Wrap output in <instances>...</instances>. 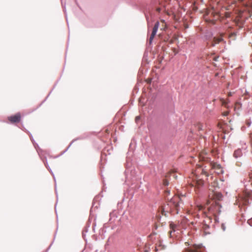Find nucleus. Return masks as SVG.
Listing matches in <instances>:
<instances>
[{"label": "nucleus", "mask_w": 252, "mask_h": 252, "mask_svg": "<svg viewBox=\"0 0 252 252\" xmlns=\"http://www.w3.org/2000/svg\"><path fill=\"white\" fill-rule=\"evenodd\" d=\"M212 15H213L214 19H207V18H205V20L207 22L211 23L213 24H215V21L217 20L219 18V15L217 13H213L212 12L211 13Z\"/></svg>", "instance_id": "obj_12"}, {"label": "nucleus", "mask_w": 252, "mask_h": 252, "mask_svg": "<svg viewBox=\"0 0 252 252\" xmlns=\"http://www.w3.org/2000/svg\"><path fill=\"white\" fill-rule=\"evenodd\" d=\"M159 25L158 28H160V30H165L166 28V24L164 22V21L162 20L160 22H159Z\"/></svg>", "instance_id": "obj_13"}, {"label": "nucleus", "mask_w": 252, "mask_h": 252, "mask_svg": "<svg viewBox=\"0 0 252 252\" xmlns=\"http://www.w3.org/2000/svg\"><path fill=\"white\" fill-rule=\"evenodd\" d=\"M177 227V225L176 224H174L173 222H171L170 223V228L171 229H172V230H171L170 231V233L171 234L172 231H175V228H176Z\"/></svg>", "instance_id": "obj_15"}, {"label": "nucleus", "mask_w": 252, "mask_h": 252, "mask_svg": "<svg viewBox=\"0 0 252 252\" xmlns=\"http://www.w3.org/2000/svg\"><path fill=\"white\" fill-rule=\"evenodd\" d=\"M185 244L187 245V246H188L189 245V244L188 243H185Z\"/></svg>", "instance_id": "obj_27"}, {"label": "nucleus", "mask_w": 252, "mask_h": 252, "mask_svg": "<svg viewBox=\"0 0 252 252\" xmlns=\"http://www.w3.org/2000/svg\"><path fill=\"white\" fill-rule=\"evenodd\" d=\"M252 198V193L250 192H245L243 196L241 197L240 200L243 205H247L250 203L249 200Z\"/></svg>", "instance_id": "obj_5"}, {"label": "nucleus", "mask_w": 252, "mask_h": 252, "mask_svg": "<svg viewBox=\"0 0 252 252\" xmlns=\"http://www.w3.org/2000/svg\"><path fill=\"white\" fill-rule=\"evenodd\" d=\"M212 219L211 216H206L203 220L202 229L206 233H209L207 230L211 226V224L212 223Z\"/></svg>", "instance_id": "obj_3"}, {"label": "nucleus", "mask_w": 252, "mask_h": 252, "mask_svg": "<svg viewBox=\"0 0 252 252\" xmlns=\"http://www.w3.org/2000/svg\"><path fill=\"white\" fill-rule=\"evenodd\" d=\"M159 25V24L158 22H156V23L155 24V25L153 29L152 33L150 35V38L149 40V42L150 44H151L152 43L153 40L154 38V37L157 33Z\"/></svg>", "instance_id": "obj_8"}, {"label": "nucleus", "mask_w": 252, "mask_h": 252, "mask_svg": "<svg viewBox=\"0 0 252 252\" xmlns=\"http://www.w3.org/2000/svg\"><path fill=\"white\" fill-rule=\"evenodd\" d=\"M203 208V207L202 205H197L194 207H191V208L188 210V212L189 214H191L193 217L198 218L199 215L198 214V212L202 210Z\"/></svg>", "instance_id": "obj_4"}, {"label": "nucleus", "mask_w": 252, "mask_h": 252, "mask_svg": "<svg viewBox=\"0 0 252 252\" xmlns=\"http://www.w3.org/2000/svg\"><path fill=\"white\" fill-rule=\"evenodd\" d=\"M210 165L211 167V169L214 170L215 172L218 174L222 173V168L220 164L217 163V162L210 161Z\"/></svg>", "instance_id": "obj_6"}, {"label": "nucleus", "mask_w": 252, "mask_h": 252, "mask_svg": "<svg viewBox=\"0 0 252 252\" xmlns=\"http://www.w3.org/2000/svg\"><path fill=\"white\" fill-rule=\"evenodd\" d=\"M210 187H214V189H215L216 187H218V183L217 181H214L213 182L211 183V185L210 186Z\"/></svg>", "instance_id": "obj_17"}, {"label": "nucleus", "mask_w": 252, "mask_h": 252, "mask_svg": "<svg viewBox=\"0 0 252 252\" xmlns=\"http://www.w3.org/2000/svg\"><path fill=\"white\" fill-rule=\"evenodd\" d=\"M223 40L222 35H220L219 37H215L213 38L212 41H211L210 46H214L216 44H219L220 42Z\"/></svg>", "instance_id": "obj_11"}, {"label": "nucleus", "mask_w": 252, "mask_h": 252, "mask_svg": "<svg viewBox=\"0 0 252 252\" xmlns=\"http://www.w3.org/2000/svg\"><path fill=\"white\" fill-rule=\"evenodd\" d=\"M176 172V171L174 169H173V170H171V171H170L168 173H167L166 174V175H165V179H164L163 181V183L164 186L168 185L169 182L167 178H168L171 175H173V176L175 179H176L177 178V176L175 175V173Z\"/></svg>", "instance_id": "obj_9"}, {"label": "nucleus", "mask_w": 252, "mask_h": 252, "mask_svg": "<svg viewBox=\"0 0 252 252\" xmlns=\"http://www.w3.org/2000/svg\"><path fill=\"white\" fill-rule=\"evenodd\" d=\"M224 115L225 116H226V115H227V112L225 113Z\"/></svg>", "instance_id": "obj_25"}, {"label": "nucleus", "mask_w": 252, "mask_h": 252, "mask_svg": "<svg viewBox=\"0 0 252 252\" xmlns=\"http://www.w3.org/2000/svg\"><path fill=\"white\" fill-rule=\"evenodd\" d=\"M211 192L208 195V199L206 202V205H210L207 208L208 214L216 216L220 212L221 206L219 201L221 200L222 195L221 193L214 191V189L210 188Z\"/></svg>", "instance_id": "obj_2"}, {"label": "nucleus", "mask_w": 252, "mask_h": 252, "mask_svg": "<svg viewBox=\"0 0 252 252\" xmlns=\"http://www.w3.org/2000/svg\"><path fill=\"white\" fill-rule=\"evenodd\" d=\"M184 195H174L167 204L161 207V214L165 217L167 216L168 213H172L173 214H178L183 210L184 202L182 197Z\"/></svg>", "instance_id": "obj_1"}, {"label": "nucleus", "mask_w": 252, "mask_h": 252, "mask_svg": "<svg viewBox=\"0 0 252 252\" xmlns=\"http://www.w3.org/2000/svg\"><path fill=\"white\" fill-rule=\"evenodd\" d=\"M201 173L202 174H205L207 176H208V174H207V172L206 171L204 170L203 169L202 170V172Z\"/></svg>", "instance_id": "obj_19"}, {"label": "nucleus", "mask_w": 252, "mask_h": 252, "mask_svg": "<svg viewBox=\"0 0 252 252\" xmlns=\"http://www.w3.org/2000/svg\"><path fill=\"white\" fill-rule=\"evenodd\" d=\"M221 228H222V229L223 230H225V226H224V224H221Z\"/></svg>", "instance_id": "obj_22"}, {"label": "nucleus", "mask_w": 252, "mask_h": 252, "mask_svg": "<svg viewBox=\"0 0 252 252\" xmlns=\"http://www.w3.org/2000/svg\"><path fill=\"white\" fill-rule=\"evenodd\" d=\"M106 132L107 133H108V132H109L108 130V129H106Z\"/></svg>", "instance_id": "obj_26"}, {"label": "nucleus", "mask_w": 252, "mask_h": 252, "mask_svg": "<svg viewBox=\"0 0 252 252\" xmlns=\"http://www.w3.org/2000/svg\"><path fill=\"white\" fill-rule=\"evenodd\" d=\"M166 193L169 194V190H166Z\"/></svg>", "instance_id": "obj_24"}, {"label": "nucleus", "mask_w": 252, "mask_h": 252, "mask_svg": "<svg viewBox=\"0 0 252 252\" xmlns=\"http://www.w3.org/2000/svg\"><path fill=\"white\" fill-rule=\"evenodd\" d=\"M241 154V151L240 150H237L234 152L233 155L235 158H237L240 157Z\"/></svg>", "instance_id": "obj_14"}, {"label": "nucleus", "mask_w": 252, "mask_h": 252, "mask_svg": "<svg viewBox=\"0 0 252 252\" xmlns=\"http://www.w3.org/2000/svg\"><path fill=\"white\" fill-rule=\"evenodd\" d=\"M199 159L200 160H202L205 161H210V159L208 158L204 157L203 156H202V155L199 156Z\"/></svg>", "instance_id": "obj_16"}, {"label": "nucleus", "mask_w": 252, "mask_h": 252, "mask_svg": "<svg viewBox=\"0 0 252 252\" xmlns=\"http://www.w3.org/2000/svg\"><path fill=\"white\" fill-rule=\"evenodd\" d=\"M220 100H221V103H222V104L223 105H224V106H226V103L224 99H221Z\"/></svg>", "instance_id": "obj_18"}, {"label": "nucleus", "mask_w": 252, "mask_h": 252, "mask_svg": "<svg viewBox=\"0 0 252 252\" xmlns=\"http://www.w3.org/2000/svg\"><path fill=\"white\" fill-rule=\"evenodd\" d=\"M219 58V57H215L213 58V60L215 61H218V59Z\"/></svg>", "instance_id": "obj_20"}, {"label": "nucleus", "mask_w": 252, "mask_h": 252, "mask_svg": "<svg viewBox=\"0 0 252 252\" xmlns=\"http://www.w3.org/2000/svg\"><path fill=\"white\" fill-rule=\"evenodd\" d=\"M202 125H199L198 126V129H199V130H201V129H202Z\"/></svg>", "instance_id": "obj_21"}, {"label": "nucleus", "mask_w": 252, "mask_h": 252, "mask_svg": "<svg viewBox=\"0 0 252 252\" xmlns=\"http://www.w3.org/2000/svg\"><path fill=\"white\" fill-rule=\"evenodd\" d=\"M191 186L194 187L195 188H199L204 184V181L201 179L193 180L190 183H189Z\"/></svg>", "instance_id": "obj_10"}, {"label": "nucleus", "mask_w": 252, "mask_h": 252, "mask_svg": "<svg viewBox=\"0 0 252 252\" xmlns=\"http://www.w3.org/2000/svg\"><path fill=\"white\" fill-rule=\"evenodd\" d=\"M21 116L20 113H17L14 115H12L8 117V120L12 124L20 122Z\"/></svg>", "instance_id": "obj_7"}, {"label": "nucleus", "mask_w": 252, "mask_h": 252, "mask_svg": "<svg viewBox=\"0 0 252 252\" xmlns=\"http://www.w3.org/2000/svg\"><path fill=\"white\" fill-rule=\"evenodd\" d=\"M249 176L251 179H252V171H251V173H250Z\"/></svg>", "instance_id": "obj_23"}]
</instances>
